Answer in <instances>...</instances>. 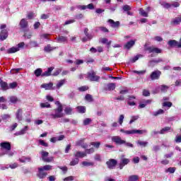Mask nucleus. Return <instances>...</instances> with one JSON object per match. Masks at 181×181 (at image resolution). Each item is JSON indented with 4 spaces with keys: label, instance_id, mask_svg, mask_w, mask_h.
I'll return each mask as SVG.
<instances>
[{
    "label": "nucleus",
    "instance_id": "59",
    "mask_svg": "<svg viewBox=\"0 0 181 181\" xmlns=\"http://www.w3.org/2000/svg\"><path fill=\"white\" fill-rule=\"evenodd\" d=\"M39 144H40V145H42V146H45V147L49 146V144H48L47 143L45 142V141H44L43 140H42V139L39 140Z\"/></svg>",
    "mask_w": 181,
    "mask_h": 181
},
{
    "label": "nucleus",
    "instance_id": "53",
    "mask_svg": "<svg viewBox=\"0 0 181 181\" xmlns=\"http://www.w3.org/2000/svg\"><path fill=\"white\" fill-rule=\"evenodd\" d=\"M143 95L144 97H149V95H151V93L149 92V90L144 89L143 90Z\"/></svg>",
    "mask_w": 181,
    "mask_h": 181
},
{
    "label": "nucleus",
    "instance_id": "61",
    "mask_svg": "<svg viewBox=\"0 0 181 181\" xmlns=\"http://www.w3.org/2000/svg\"><path fill=\"white\" fill-rule=\"evenodd\" d=\"M100 30H101L102 32H104V33H108V32H110L109 30H107V28L105 27H99Z\"/></svg>",
    "mask_w": 181,
    "mask_h": 181
},
{
    "label": "nucleus",
    "instance_id": "40",
    "mask_svg": "<svg viewBox=\"0 0 181 181\" xmlns=\"http://www.w3.org/2000/svg\"><path fill=\"white\" fill-rule=\"evenodd\" d=\"M41 168H42L45 171H49V170H52V169L53 168V166L50 165H45L43 167H41Z\"/></svg>",
    "mask_w": 181,
    "mask_h": 181
},
{
    "label": "nucleus",
    "instance_id": "28",
    "mask_svg": "<svg viewBox=\"0 0 181 181\" xmlns=\"http://www.w3.org/2000/svg\"><path fill=\"white\" fill-rule=\"evenodd\" d=\"M31 160V158L30 157H22L21 158H19V161L21 163H26V162H30Z\"/></svg>",
    "mask_w": 181,
    "mask_h": 181
},
{
    "label": "nucleus",
    "instance_id": "13",
    "mask_svg": "<svg viewBox=\"0 0 181 181\" xmlns=\"http://www.w3.org/2000/svg\"><path fill=\"white\" fill-rule=\"evenodd\" d=\"M168 45L170 46V47H177L179 49V42H177L176 40H170L168 42Z\"/></svg>",
    "mask_w": 181,
    "mask_h": 181
},
{
    "label": "nucleus",
    "instance_id": "48",
    "mask_svg": "<svg viewBox=\"0 0 181 181\" xmlns=\"http://www.w3.org/2000/svg\"><path fill=\"white\" fill-rule=\"evenodd\" d=\"M146 132V130H136L133 129V134H139V135H142V134Z\"/></svg>",
    "mask_w": 181,
    "mask_h": 181
},
{
    "label": "nucleus",
    "instance_id": "3",
    "mask_svg": "<svg viewBox=\"0 0 181 181\" xmlns=\"http://www.w3.org/2000/svg\"><path fill=\"white\" fill-rule=\"evenodd\" d=\"M144 50L148 53H156L157 54L162 53V49L155 47H145Z\"/></svg>",
    "mask_w": 181,
    "mask_h": 181
},
{
    "label": "nucleus",
    "instance_id": "41",
    "mask_svg": "<svg viewBox=\"0 0 181 181\" xmlns=\"http://www.w3.org/2000/svg\"><path fill=\"white\" fill-rule=\"evenodd\" d=\"M42 160L44 162H47V163H50V162H53V160H54V158H53V156L51 157H45V158L42 159Z\"/></svg>",
    "mask_w": 181,
    "mask_h": 181
},
{
    "label": "nucleus",
    "instance_id": "36",
    "mask_svg": "<svg viewBox=\"0 0 181 181\" xmlns=\"http://www.w3.org/2000/svg\"><path fill=\"white\" fill-rule=\"evenodd\" d=\"M78 162H80V160L78 158H75L70 162L69 165L70 166H76V165H78Z\"/></svg>",
    "mask_w": 181,
    "mask_h": 181
},
{
    "label": "nucleus",
    "instance_id": "29",
    "mask_svg": "<svg viewBox=\"0 0 181 181\" xmlns=\"http://www.w3.org/2000/svg\"><path fill=\"white\" fill-rule=\"evenodd\" d=\"M139 12L141 16H144V18H148V13L145 11V10H144L142 8H139Z\"/></svg>",
    "mask_w": 181,
    "mask_h": 181
},
{
    "label": "nucleus",
    "instance_id": "32",
    "mask_svg": "<svg viewBox=\"0 0 181 181\" xmlns=\"http://www.w3.org/2000/svg\"><path fill=\"white\" fill-rule=\"evenodd\" d=\"M83 33L86 37H88V40H91V39H93L91 34L88 33V28H85Z\"/></svg>",
    "mask_w": 181,
    "mask_h": 181
},
{
    "label": "nucleus",
    "instance_id": "9",
    "mask_svg": "<svg viewBox=\"0 0 181 181\" xmlns=\"http://www.w3.org/2000/svg\"><path fill=\"white\" fill-rule=\"evenodd\" d=\"M8 30H1V33H0V40H1V42H4V40H6V39L8 38Z\"/></svg>",
    "mask_w": 181,
    "mask_h": 181
},
{
    "label": "nucleus",
    "instance_id": "38",
    "mask_svg": "<svg viewBox=\"0 0 181 181\" xmlns=\"http://www.w3.org/2000/svg\"><path fill=\"white\" fill-rule=\"evenodd\" d=\"M76 108H77L78 112H80L81 114H85L86 107H84V106H78Z\"/></svg>",
    "mask_w": 181,
    "mask_h": 181
},
{
    "label": "nucleus",
    "instance_id": "57",
    "mask_svg": "<svg viewBox=\"0 0 181 181\" xmlns=\"http://www.w3.org/2000/svg\"><path fill=\"white\" fill-rule=\"evenodd\" d=\"M122 9H123V11H124V12H128L129 11H131V6H129L128 5H124V6H123Z\"/></svg>",
    "mask_w": 181,
    "mask_h": 181
},
{
    "label": "nucleus",
    "instance_id": "10",
    "mask_svg": "<svg viewBox=\"0 0 181 181\" xmlns=\"http://www.w3.org/2000/svg\"><path fill=\"white\" fill-rule=\"evenodd\" d=\"M181 23V15H179L177 17H175L170 21V25L175 26L176 25H180Z\"/></svg>",
    "mask_w": 181,
    "mask_h": 181
},
{
    "label": "nucleus",
    "instance_id": "17",
    "mask_svg": "<svg viewBox=\"0 0 181 181\" xmlns=\"http://www.w3.org/2000/svg\"><path fill=\"white\" fill-rule=\"evenodd\" d=\"M53 70H54V67L48 68L47 71L42 74V77H49V76H52V71H53Z\"/></svg>",
    "mask_w": 181,
    "mask_h": 181
},
{
    "label": "nucleus",
    "instance_id": "43",
    "mask_svg": "<svg viewBox=\"0 0 181 181\" xmlns=\"http://www.w3.org/2000/svg\"><path fill=\"white\" fill-rule=\"evenodd\" d=\"M65 113L66 114V115H71V112H73V109L71 107H65Z\"/></svg>",
    "mask_w": 181,
    "mask_h": 181
},
{
    "label": "nucleus",
    "instance_id": "5",
    "mask_svg": "<svg viewBox=\"0 0 181 181\" xmlns=\"http://www.w3.org/2000/svg\"><path fill=\"white\" fill-rule=\"evenodd\" d=\"M162 74V72L160 71H153L151 75H150V78L153 81V80H159L160 78V75Z\"/></svg>",
    "mask_w": 181,
    "mask_h": 181
},
{
    "label": "nucleus",
    "instance_id": "33",
    "mask_svg": "<svg viewBox=\"0 0 181 181\" xmlns=\"http://www.w3.org/2000/svg\"><path fill=\"white\" fill-rule=\"evenodd\" d=\"M160 89L161 93H167V91L169 90V86L166 85H161L160 86Z\"/></svg>",
    "mask_w": 181,
    "mask_h": 181
},
{
    "label": "nucleus",
    "instance_id": "63",
    "mask_svg": "<svg viewBox=\"0 0 181 181\" xmlns=\"http://www.w3.org/2000/svg\"><path fill=\"white\" fill-rule=\"evenodd\" d=\"M64 181H73L74 180V177L73 176H69L64 179Z\"/></svg>",
    "mask_w": 181,
    "mask_h": 181
},
{
    "label": "nucleus",
    "instance_id": "42",
    "mask_svg": "<svg viewBox=\"0 0 181 181\" xmlns=\"http://www.w3.org/2000/svg\"><path fill=\"white\" fill-rule=\"evenodd\" d=\"M166 173H175L176 172V168L175 167H170L165 170Z\"/></svg>",
    "mask_w": 181,
    "mask_h": 181
},
{
    "label": "nucleus",
    "instance_id": "23",
    "mask_svg": "<svg viewBox=\"0 0 181 181\" xmlns=\"http://www.w3.org/2000/svg\"><path fill=\"white\" fill-rule=\"evenodd\" d=\"M29 129V127L25 126L23 129H22L20 132H18L15 133V135L16 136H19V135H24V134H26V131Z\"/></svg>",
    "mask_w": 181,
    "mask_h": 181
},
{
    "label": "nucleus",
    "instance_id": "51",
    "mask_svg": "<svg viewBox=\"0 0 181 181\" xmlns=\"http://www.w3.org/2000/svg\"><path fill=\"white\" fill-rule=\"evenodd\" d=\"M18 87V83L16 82H13V83H9V86H8V88H16Z\"/></svg>",
    "mask_w": 181,
    "mask_h": 181
},
{
    "label": "nucleus",
    "instance_id": "22",
    "mask_svg": "<svg viewBox=\"0 0 181 181\" xmlns=\"http://www.w3.org/2000/svg\"><path fill=\"white\" fill-rule=\"evenodd\" d=\"M8 100L11 104H16V103H21V100L16 96H10Z\"/></svg>",
    "mask_w": 181,
    "mask_h": 181
},
{
    "label": "nucleus",
    "instance_id": "14",
    "mask_svg": "<svg viewBox=\"0 0 181 181\" xmlns=\"http://www.w3.org/2000/svg\"><path fill=\"white\" fill-rule=\"evenodd\" d=\"M22 114H23V110L18 109L17 112H16V118L18 119V121H22L23 119V117L22 116Z\"/></svg>",
    "mask_w": 181,
    "mask_h": 181
},
{
    "label": "nucleus",
    "instance_id": "19",
    "mask_svg": "<svg viewBox=\"0 0 181 181\" xmlns=\"http://www.w3.org/2000/svg\"><path fill=\"white\" fill-rule=\"evenodd\" d=\"M42 88L45 90H52L53 89V83L50 82L49 83H43L41 85Z\"/></svg>",
    "mask_w": 181,
    "mask_h": 181
},
{
    "label": "nucleus",
    "instance_id": "1",
    "mask_svg": "<svg viewBox=\"0 0 181 181\" xmlns=\"http://www.w3.org/2000/svg\"><path fill=\"white\" fill-rule=\"evenodd\" d=\"M55 105H57V108L54 109V114H51L52 118H53V119L63 118L64 117V113H63V105H62L60 101H56Z\"/></svg>",
    "mask_w": 181,
    "mask_h": 181
},
{
    "label": "nucleus",
    "instance_id": "49",
    "mask_svg": "<svg viewBox=\"0 0 181 181\" xmlns=\"http://www.w3.org/2000/svg\"><path fill=\"white\" fill-rule=\"evenodd\" d=\"M82 165H83V166H94V163L83 161Z\"/></svg>",
    "mask_w": 181,
    "mask_h": 181
},
{
    "label": "nucleus",
    "instance_id": "45",
    "mask_svg": "<svg viewBox=\"0 0 181 181\" xmlns=\"http://www.w3.org/2000/svg\"><path fill=\"white\" fill-rule=\"evenodd\" d=\"M171 127H165L164 128H163L160 131V134H165V132H168V131H170Z\"/></svg>",
    "mask_w": 181,
    "mask_h": 181
},
{
    "label": "nucleus",
    "instance_id": "15",
    "mask_svg": "<svg viewBox=\"0 0 181 181\" xmlns=\"http://www.w3.org/2000/svg\"><path fill=\"white\" fill-rule=\"evenodd\" d=\"M108 23L110 24L111 28H119L120 23L119 21H114L112 19H109L107 21Z\"/></svg>",
    "mask_w": 181,
    "mask_h": 181
},
{
    "label": "nucleus",
    "instance_id": "16",
    "mask_svg": "<svg viewBox=\"0 0 181 181\" xmlns=\"http://www.w3.org/2000/svg\"><path fill=\"white\" fill-rule=\"evenodd\" d=\"M129 162L130 160L129 158H122L121 162L119 163V169L120 170L124 169V166H125V165H128Z\"/></svg>",
    "mask_w": 181,
    "mask_h": 181
},
{
    "label": "nucleus",
    "instance_id": "27",
    "mask_svg": "<svg viewBox=\"0 0 181 181\" xmlns=\"http://www.w3.org/2000/svg\"><path fill=\"white\" fill-rule=\"evenodd\" d=\"M16 52H19V48H17V47H13L11 48H9L8 50H7V53L8 54H11L12 53H16Z\"/></svg>",
    "mask_w": 181,
    "mask_h": 181
},
{
    "label": "nucleus",
    "instance_id": "60",
    "mask_svg": "<svg viewBox=\"0 0 181 181\" xmlns=\"http://www.w3.org/2000/svg\"><path fill=\"white\" fill-rule=\"evenodd\" d=\"M18 128V123H15L10 127V131H15Z\"/></svg>",
    "mask_w": 181,
    "mask_h": 181
},
{
    "label": "nucleus",
    "instance_id": "11",
    "mask_svg": "<svg viewBox=\"0 0 181 181\" xmlns=\"http://www.w3.org/2000/svg\"><path fill=\"white\" fill-rule=\"evenodd\" d=\"M135 42H136V40H132L129 42H127L124 45V49H127V50H129L132 47L135 45Z\"/></svg>",
    "mask_w": 181,
    "mask_h": 181
},
{
    "label": "nucleus",
    "instance_id": "4",
    "mask_svg": "<svg viewBox=\"0 0 181 181\" xmlns=\"http://www.w3.org/2000/svg\"><path fill=\"white\" fill-rule=\"evenodd\" d=\"M112 142H115L116 145H124L125 144V140H122L119 136H114L112 137Z\"/></svg>",
    "mask_w": 181,
    "mask_h": 181
},
{
    "label": "nucleus",
    "instance_id": "6",
    "mask_svg": "<svg viewBox=\"0 0 181 181\" xmlns=\"http://www.w3.org/2000/svg\"><path fill=\"white\" fill-rule=\"evenodd\" d=\"M117 163H118V161L113 158H110L108 161L106 162V165L108 169H114Z\"/></svg>",
    "mask_w": 181,
    "mask_h": 181
},
{
    "label": "nucleus",
    "instance_id": "8",
    "mask_svg": "<svg viewBox=\"0 0 181 181\" xmlns=\"http://www.w3.org/2000/svg\"><path fill=\"white\" fill-rule=\"evenodd\" d=\"M37 176L39 177V179H45V177L47 176V173L42 168H39Z\"/></svg>",
    "mask_w": 181,
    "mask_h": 181
},
{
    "label": "nucleus",
    "instance_id": "30",
    "mask_svg": "<svg viewBox=\"0 0 181 181\" xmlns=\"http://www.w3.org/2000/svg\"><path fill=\"white\" fill-rule=\"evenodd\" d=\"M86 101H88V103H93L94 101V99L93 98V95L87 93L85 96Z\"/></svg>",
    "mask_w": 181,
    "mask_h": 181
},
{
    "label": "nucleus",
    "instance_id": "55",
    "mask_svg": "<svg viewBox=\"0 0 181 181\" xmlns=\"http://www.w3.org/2000/svg\"><path fill=\"white\" fill-rule=\"evenodd\" d=\"M94 152V148H90L89 149H86L85 153L87 155H90V153H93Z\"/></svg>",
    "mask_w": 181,
    "mask_h": 181
},
{
    "label": "nucleus",
    "instance_id": "52",
    "mask_svg": "<svg viewBox=\"0 0 181 181\" xmlns=\"http://www.w3.org/2000/svg\"><path fill=\"white\" fill-rule=\"evenodd\" d=\"M172 105H173L172 102H164L163 103V107H168V108H170V107H172Z\"/></svg>",
    "mask_w": 181,
    "mask_h": 181
},
{
    "label": "nucleus",
    "instance_id": "62",
    "mask_svg": "<svg viewBox=\"0 0 181 181\" xmlns=\"http://www.w3.org/2000/svg\"><path fill=\"white\" fill-rule=\"evenodd\" d=\"M138 118H139V116L132 117V119L129 121V124H132L133 122H135V121H136V119H138Z\"/></svg>",
    "mask_w": 181,
    "mask_h": 181
},
{
    "label": "nucleus",
    "instance_id": "2",
    "mask_svg": "<svg viewBox=\"0 0 181 181\" xmlns=\"http://www.w3.org/2000/svg\"><path fill=\"white\" fill-rule=\"evenodd\" d=\"M96 74L94 71H90L87 73L88 78H89L90 81H98V80H100V76Z\"/></svg>",
    "mask_w": 181,
    "mask_h": 181
},
{
    "label": "nucleus",
    "instance_id": "46",
    "mask_svg": "<svg viewBox=\"0 0 181 181\" xmlns=\"http://www.w3.org/2000/svg\"><path fill=\"white\" fill-rule=\"evenodd\" d=\"M93 119L91 118H86L83 120V125H90V123H91Z\"/></svg>",
    "mask_w": 181,
    "mask_h": 181
},
{
    "label": "nucleus",
    "instance_id": "39",
    "mask_svg": "<svg viewBox=\"0 0 181 181\" xmlns=\"http://www.w3.org/2000/svg\"><path fill=\"white\" fill-rule=\"evenodd\" d=\"M88 88H90L88 86H81L78 88V91H81V93H83L84 91H87V90H88Z\"/></svg>",
    "mask_w": 181,
    "mask_h": 181
},
{
    "label": "nucleus",
    "instance_id": "47",
    "mask_svg": "<svg viewBox=\"0 0 181 181\" xmlns=\"http://www.w3.org/2000/svg\"><path fill=\"white\" fill-rule=\"evenodd\" d=\"M40 107L41 108H50L52 106H50L49 103H40Z\"/></svg>",
    "mask_w": 181,
    "mask_h": 181
},
{
    "label": "nucleus",
    "instance_id": "21",
    "mask_svg": "<svg viewBox=\"0 0 181 181\" xmlns=\"http://www.w3.org/2000/svg\"><path fill=\"white\" fill-rule=\"evenodd\" d=\"M74 156L75 158L78 159V158H86V156H87V154L86 153V152L76 151V153H74Z\"/></svg>",
    "mask_w": 181,
    "mask_h": 181
},
{
    "label": "nucleus",
    "instance_id": "26",
    "mask_svg": "<svg viewBox=\"0 0 181 181\" xmlns=\"http://www.w3.org/2000/svg\"><path fill=\"white\" fill-rule=\"evenodd\" d=\"M57 40L60 43H64V42H67V37L59 35V37L57 38Z\"/></svg>",
    "mask_w": 181,
    "mask_h": 181
},
{
    "label": "nucleus",
    "instance_id": "64",
    "mask_svg": "<svg viewBox=\"0 0 181 181\" xmlns=\"http://www.w3.org/2000/svg\"><path fill=\"white\" fill-rule=\"evenodd\" d=\"M33 16H35V13L33 12L28 13L27 18L28 19H33Z\"/></svg>",
    "mask_w": 181,
    "mask_h": 181
},
{
    "label": "nucleus",
    "instance_id": "37",
    "mask_svg": "<svg viewBox=\"0 0 181 181\" xmlns=\"http://www.w3.org/2000/svg\"><path fill=\"white\" fill-rule=\"evenodd\" d=\"M66 83V79H62L57 83V88L60 90V88Z\"/></svg>",
    "mask_w": 181,
    "mask_h": 181
},
{
    "label": "nucleus",
    "instance_id": "44",
    "mask_svg": "<svg viewBox=\"0 0 181 181\" xmlns=\"http://www.w3.org/2000/svg\"><path fill=\"white\" fill-rule=\"evenodd\" d=\"M90 145H92V146H94V148L98 149V148H100V146L101 145V143L100 141L90 142Z\"/></svg>",
    "mask_w": 181,
    "mask_h": 181
},
{
    "label": "nucleus",
    "instance_id": "34",
    "mask_svg": "<svg viewBox=\"0 0 181 181\" xmlns=\"http://www.w3.org/2000/svg\"><path fill=\"white\" fill-rule=\"evenodd\" d=\"M139 180V176L136 175H130L129 177V181H138Z\"/></svg>",
    "mask_w": 181,
    "mask_h": 181
},
{
    "label": "nucleus",
    "instance_id": "31",
    "mask_svg": "<svg viewBox=\"0 0 181 181\" xmlns=\"http://www.w3.org/2000/svg\"><path fill=\"white\" fill-rule=\"evenodd\" d=\"M148 141H142L139 140L137 141V145H139V146H141L142 148H146V146H148Z\"/></svg>",
    "mask_w": 181,
    "mask_h": 181
},
{
    "label": "nucleus",
    "instance_id": "58",
    "mask_svg": "<svg viewBox=\"0 0 181 181\" xmlns=\"http://www.w3.org/2000/svg\"><path fill=\"white\" fill-rule=\"evenodd\" d=\"M118 122H119V125H122V122H124V115H119Z\"/></svg>",
    "mask_w": 181,
    "mask_h": 181
},
{
    "label": "nucleus",
    "instance_id": "25",
    "mask_svg": "<svg viewBox=\"0 0 181 181\" xmlns=\"http://www.w3.org/2000/svg\"><path fill=\"white\" fill-rule=\"evenodd\" d=\"M34 74L36 76V77H40V76L42 77V74H43V70H42L40 68H38L35 70Z\"/></svg>",
    "mask_w": 181,
    "mask_h": 181
},
{
    "label": "nucleus",
    "instance_id": "50",
    "mask_svg": "<svg viewBox=\"0 0 181 181\" xmlns=\"http://www.w3.org/2000/svg\"><path fill=\"white\" fill-rule=\"evenodd\" d=\"M42 159H45L47 156H49V152L42 151H41Z\"/></svg>",
    "mask_w": 181,
    "mask_h": 181
},
{
    "label": "nucleus",
    "instance_id": "24",
    "mask_svg": "<svg viewBox=\"0 0 181 181\" xmlns=\"http://www.w3.org/2000/svg\"><path fill=\"white\" fill-rule=\"evenodd\" d=\"M56 47H52L50 44H48L46 47H44V52L46 53H50V52H53Z\"/></svg>",
    "mask_w": 181,
    "mask_h": 181
},
{
    "label": "nucleus",
    "instance_id": "35",
    "mask_svg": "<svg viewBox=\"0 0 181 181\" xmlns=\"http://www.w3.org/2000/svg\"><path fill=\"white\" fill-rule=\"evenodd\" d=\"M29 30H24L23 32H24V35H23V37H27V39H31L32 38V33H29L28 34V31Z\"/></svg>",
    "mask_w": 181,
    "mask_h": 181
},
{
    "label": "nucleus",
    "instance_id": "18",
    "mask_svg": "<svg viewBox=\"0 0 181 181\" xmlns=\"http://www.w3.org/2000/svg\"><path fill=\"white\" fill-rule=\"evenodd\" d=\"M0 86L3 91H6V90H9V86L8 85V83L3 81L0 79Z\"/></svg>",
    "mask_w": 181,
    "mask_h": 181
},
{
    "label": "nucleus",
    "instance_id": "56",
    "mask_svg": "<svg viewBox=\"0 0 181 181\" xmlns=\"http://www.w3.org/2000/svg\"><path fill=\"white\" fill-rule=\"evenodd\" d=\"M58 168H59V169L62 170V172H64V173H67V170H69V168H67L66 166H64V167L59 166Z\"/></svg>",
    "mask_w": 181,
    "mask_h": 181
},
{
    "label": "nucleus",
    "instance_id": "54",
    "mask_svg": "<svg viewBox=\"0 0 181 181\" xmlns=\"http://www.w3.org/2000/svg\"><path fill=\"white\" fill-rule=\"evenodd\" d=\"M83 63H84L83 59H76L74 64H76V66H80V64H83Z\"/></svg>",
    "mask_w": 181,
    "mask_h": 181
},
{
    "label": "nucleus",
    "instance_id": "7",
    "mask_svg": "<svg viewBox=\"0 0 181 181\" xmlns=\"http://www.w3.org/2000/svg\"><path fill=\"white\" fill-rule=\"evenodd\" d=\"M0 146L1 149H4L5 151H11V143H9L8 141L0 143Z\"/></svg>",
    "mask_w": 181,
    "mask_h": 181
},
{
    "label": "nucleus",
    "instance_id": "12",
    "mask_svg": "<svg viewBox=\"0 0 181 181\" xmlns=\"http://www.w3.org/2000/svg\"><path fill=\"white\" fill-rule=\"evenodd\" d=\"M19 26L21 27V29H26V28L29 26V23L26 19L22 18L19 23Z\"/></svg>",
    "mask_w": 181,
    "mask_h": 181
},
{
    "label": "nucleus",
    "instance_id": "20",
    "mask_svg": "<svg viewBox=\"0 0 181 181\" xmlns=\"http://www.w3.org/2000/svg\"><path fill=\"white\" fill-rule=\"evenodd\" d=\"M115 83H110L107 85V88H105L106 91H114L115 90Z\"/></svg>",
    "mask_w": 181,
    "mask_h": 181
}]
</instances>
